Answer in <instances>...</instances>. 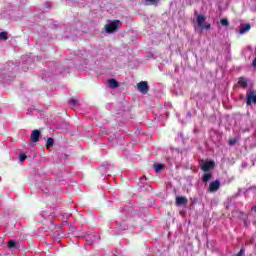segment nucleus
<instances>
[{
  "instance_id": "3",
  "label": "nucleus",
  "mask_w": 256,
  "mask_h": 256,
  "mask_svg": "<svg viewBox=\"0 0 256 256\" xmlns=\"http://www.w3.org/2000/svg\"><path fill=\"white\" fill-rule=\"evenodd\" d=\"M254 103L256 105V92L255 90H250L246 94V105L249 107Z\"/></svg>"
},
{
  "instance_id": "18",
  "label": "nucleus",
  "mask_w": 256,
  "mask_h": 256,
  "mask_svg": "<svg viewBox=\"0 0 256 256\" xmlns=\"http://www.w3.org/2000/svg\"><path fill=\"white\" fill-rule=\"evenodd\" d=\"M220 23L223 27H229V20L227 18L221 19Z\"/></svg>"
},
{
  "instance_id": "23",
  "label": "nucleus",
  "mask_w": 256,
  "mask_h": 256,
  "mask_svg": "<svg viewBox=\"0 0 256 256\" xmlns=\"http://www.w3.org/2000/svg\"><path fill=\"white\" fill-rule=\"evenodd\" d=\"M146 1H149L150 3H155L156 1H159V0H146Z\"/></svg>"
},
{
  "instance_id": "19",
  "label": "nucleus",
  "mask_w": 256,
  "mask_h": 256,
  "mask_svg": "<svg viewBox=\"0 0 256 256\" xmlns=\"http://www.w3.org/2000/svg\"><path fill=\"white\" fill-rule=\"evenodd\" d=\"M19 159H20L21 163H23V162L27 159V155H25V154H20V155H19Z\"/></svg>"
},
{
  "instance_id": "21",
  "label": "nucleus",
  "mask_w": 256,
  "mask_h": 256,
  "mask_svg": "<svg viewBox=\"0 0 256 256\" xmlns=\"http://www.w3.org/2000/svg\"><path fill=\"white\" fill-rule=\"evenodd\" d=\"M237 143V139L233 138L229 141V145H235Z\"/></svg>"
},
{
  "instance_id": "22",
  "label": "nucleus",
  "mask_w": 256,
  "mask_h": 256,
  "mask_svg": "<svg viewBox=\"0 0 256 256\" xmlns=\"http://www.w3.org/2000/svg\"><path fill=\"white\" fill-rule=\"evenodd\" d=\"M252 66L256 68V58L253 60Z\"/></svg>"
},
{
  "instance_id": "2",
  "label": "nucleus",
  "mask_w": 256,
  "mask_h": 256,
  "mask_svg": "<svg viewBox=\"0 0 256 256\" xmlns=\"http://www.w3.org/2000/svg\"><path fill=\"white\" fill-rule=\"evenodd\" d=\"M122 25L123 23L121 20H114L112 23L105 25L106 33H113L114 31H117Z\"/></svg>"
},
{
  "instance_id": "11",
  "label": "nucleus",
  "mask_w": 256,
  "mask_h": 256,
  "mask_svg": "<svg viewBox=\"0 0 256 256\" xmlns=\"http://www.w3.org/2000/svg\"><path fill=\"white\" fill-rule=\"evenodd\" d=\"M248 31H251V24H246L245 26H242L239 30L240 35H245V33H248Z\"/></svg>"
},
{
  "instance_id": "9",
  "label": "nucleus",
  "mask_w": 256,
  "mask_h": 256,
  "mask_svg": "<svg viewBox=\"0 0 256 256\" xmlns=\"http://www.w3.org/2000/svg\"><path fill=\"white\" fill-rule=\"evenodd\" d=\"M238 85L243 89H247V86L249 85V79L245 77H240L238 80Z\"/></svg>"
},
{
  "instance_id": "4",
  "label": "nucleus",
  "mask_w": 256,
  "mask_h": 256,
  "mask_svg": "<svg viewBox=\"0 0 256 256\" xmlns=\"http://www.w3.org/2000/svg\"><path fill=\"white\" fill-rule=\"evenodd\" d=\"M137 90L143 95H147L149 93V84L147 81H141L137 84Z\"/></svg>"
},
{
  "instance_id": "5",
  "label": "nucleus",
  "mask_w": 256,
  "mask_h": 256,
  "mask_svg": "<svg viewBox=\"0 0 256 256\" xmlns=\"http://www.w3.org/2000/svg\"><path fill=\"white\" fill-rule=\"evenodd\" d=\"M214 168H215V162L211 160L203 162L201 166V169L202 171H204V173H209V171H211Z\"/></svg>"
},
{
  "instance_id": "6",
  "label": "nucleus",
  "mask_w": 256,
  "mask_h": 256,
  "mask_svg": "<svg viewBox=\"0 0 256 256\" xmlns=\"http://www.w3.org/2000/svg\"><path fill=\"white\" fill-rule=\"evenodd\" d=\"M189 203V200L185 196H177L176 197V206L177 207H185Z\"/></svg>"
},
{
  "instance_id": "15",
  "label": "nucleus",
  "mask_w": 256,
  "mask_h": 256,
  "mask_svg": "<svg viewBox=\"0 0 256 256\" xmlns=\"http://www.w3.org/2000/svg\"><path fill=\"white\" fill-rule=\"evenodd\" d=\"M0 39L2 40V41H7V39H9V36H8V33L7 32H1L0 33Z\"/></svg>"
},
{
  "instance_id": "10",
  "label": "nucleus",
  "mask_w": 256,
  "mask_h": 256,
  "mask_svg": "<svg viewBox=\"0 0 256 256\" xmlns=\"http://www.w3.org/2000/svg\"><path fill=\"white\" fill-rule=\"evenodd\" d=\"M108 85L110 89H117L119 87V82L115 79L108 80Z\"/></svg>"
},
{
  "instance_id": "16",
  "label": "nucleus",
  "mask_w": 256,
  "mask_h": 256,
  "mask_svg": "<svg viewBox=\"0 0 256 256\" xmlns=\"http://www.w3.org/2000/svg\"><path fill=\"white\" fill-rule=\"evenodd\" d=\"M69 105H72L73 107H77V105H79V101L75 98H72L69 100Z\"/></svg>"
},
{
  "instance_id": "7",
  "label": "nucleus",
  "mask_w": 256,
  "mask_h": 256,
  "mask_svg": "<svg viewBox=\"0 0 256 256\" xmlns=\"http://www.w3.org/2000/svg\"><path fill=\"white\" fill-rule=\"evenodd\" d=\"M39 139H41V131L37 129L33 130L30 135V140L32 141V143H37Z\"/></svg>"
},
{
  "instance_id": "13",
  "label": "nucleus",
  "mask_w": 256,
  "mask_h": 256,
  "mask_svg": "<svg viewBox=\"0 0 256 256\" xmlns=\"http://www.w3.org/2000/svg\"><path fill=\"white\" fill-rule=\"evenodd\" d=\"M53 145H55V139L49 137L46 142V149H50Z\"/></svg>"
},
{
  "instance_id": "14",
  "label": "nucleus",
  "mask_w": 256,
  "mask_h": 256,
  "mask_svg": "<svg viewBox=\"0 0 256 256\" xmlns=\"http://www.w3.org/2000/svg\"><path fill=\"white\" fill-rule=\"evenodd\" d=\"M154 169L156 171V173H161L163 171V164L159 163L154 165Z\"/></svg>"
},
{
  "instance_id": "17",
  "label": "nucleus",
  "mask_w": 256,
  "mask_h": 256,
  "mask_svg": "<svg viewBox=\"0 0 256 256\" xmlns=\"http://www.w3.org/2000/svg\"><path fill=\"white\" fill-rule=\"evenodd\" d=\"M8 247H9L10 249H13V248L17 247V242H15V240H10V241L8 242Z\"/></svg>"
},
{
  "instance_id": "20",
  "label": "nucleus",
  "mask_w": 256,
  "mask_h": 256,
  "mask_svg": "<svg viewBox=\"0 0 256 256\" xmlns=\"http://www.w3.org/2000/svg\"><path fill=\"white\" fill-rule=\"evenodd\" d=\"M244 255H245V249L241 248L240 251L234 256H244Z\"/></svg>"
},
{
  "instance_id": "1",
  "label": "nucleus",
  "mask_w": 256,
  "mask_h": 256,
  "mask_svg": "<svg viewBox=\"0 0 256 256\" xmlns=\"http://www.w3.org/2000/svg\"><path fill=\"white\" fill-rule=\"evenodd\" d=\"M209 29H211V24L207 22V17L203 14H199L196 17L195 31L197 33H203V31H209Z\"/></svg>"
},
{
  "instance_id": "8",
  "label": "nucleus",
  "mask_w": 256,
  "mask_h": 256,
  "mask_svg": "<svg viewBox=\"0 0 256 256\" xmlns=\"http://www.w3.org/2000/svg\"><path fill=\"white\" fill-rule=\"evenodd\" d=\"M219 187H221V182H219V180H215L210 183L209 191L211 193H215L216 191H219Z\"/></svg>"
},
{
  "instance_id": "12",
  "label": "nucleus",
  "mask_w": 256,
  "mask_h": 256,
  "mask_svg": "<svg viewBox=\"0 0 256 256\" xmlns=\"http://www.w3.org/2000/svg\"><path fill=\"white\" fill-rule=\"evenodd\" d=\"M212 177H213V174H211L210 172H205L202 177V181L204 183H209V181H211Z\"/></svg>"
}]
</instances>
